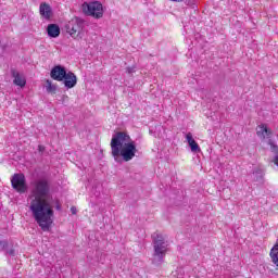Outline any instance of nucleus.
Returning a JSON list of instances; mask_svg holds the SVG:
<instances>
[{
    "label": "nucleus",
    "instance_id": "obj_2",
    "mask_svg": "<svg viewBox=\"0 0 278 278\" xmlns=\"http://www.w3.org/2000/svg\"><path fill=\"white\" fill-rule=\"evenodd\" d=\"M111 151L115 162H118L121 157L124 162H131L136 157L138 149L136 141L131 140L129 135L118 131L111 139Z\"/></svg>",
    "mask_w": 278,
    "mask_h": 278
},
{
    "label": "nucleus",
    "instance_id": "obj_11",
    "mask_svg": "<svg viewBox=\"0 0 278 278\" xmlns=\"http://www.w3.org/2000/svg\"><path fill=\"white\" fill-rule=\"evenodd\" d=\"M187 142L192 151V153H201V148L199 147V143L192 138V132H188L186 135Z\"/></svg>",
    "mask_w": 278,
    "mask_h": 278
},
{
    "label": "nucleus",
    "instance_id": "obj_8",
    "mask_svg": "<svg viewBox=\"0 0 278 278\" xmlns=\"http://www.w3.org/2000/svg\"><path fill=\"white\" fill-rule=\"evenodd\" d=\"M256 136L261 140H270L273 130H270L265 124H261L256 127Z\"/></svg>",
    "mask_w": 278,
    "mask_h": 278
},
{
    "label": "nucleus",
    "instance_id": "obj_4",
    "mask_svg": "<svg viewBox=\"0 0 278 278\" xmlns=\"http://www.w3.org/2000/svg\"><path fill=\"white\" fill-rule=\"evenodd\" d=\"M83 12L93 18H103V4L99 1L84 2Z\"/></svg>",
    "mask_w": 278,
    "mask_h": 278
},
{
    "label": "nucleus",
    "instance_id": "obj_20",
    "mask_svg": "<svg viewBox=\"0 0 278 278\" xmlns=\"http://www.w3.org/2000/svg\"><path fill=\"white\" fill-rule=\"evenodd\" d=\"M0 244H1V247H3V249H5V247H8V242H5V241H1Z\"/></svg>",
    "mask_w": 278,
    "mask_h": 278
},
{
    "label": "nucleus",
    "instance_id": "obj_19",
    "mask_svg": "<svg viewBox=\"0 0 278 278\" xmlns=\"http://www.w3.org/2000/svg\"><path fill=\"white\" fill-rule=\"evenodd\" d=\"M71 212H72V214H77V208L75 206H72Z\"/></svg>",
    "mask_w": 278,
    "mask_h": 278
},
{
    "label": "nucleus",
    "instance_id": "obj_1",
    "mask_svg": "<svg viewBox=\"0 0 278 278\" xmlns=\"http://www.w3.org/2000/svg\"><path fill=\"white\" fill-rule=\"evenodd\" d=\"M53 197H51V184L47 178H40L31 184L27 197L28 210L33 214L37 225L42 231H49L53 225Z\"/></svg>",
    "mask_w": 278,
    "mask_h": 278
},
{
    "label": "nucleus",
    "instance_id": "obj_17",
    "mask_svg": "<svg viewBox=\"0 0 278 278\" xmlns=\"http://www.w3.org/2000/svg\"><path fill=\"white\" fill-rule=\"evenodd\" d=\"M268 144H269V147H270L271 153L278 154V146L275 144V142H273V140H270V139H269V141H268Z\"/></svg>",
    "mask_w": 278,
    "mask_h": 278
},
{
    "label": "nucleus",
    "instance_id": "obj_14",
    "mask_svg": "<svg viewBox=\"0 0 278 278\" xmlns=\"http://www.w3.org/2000/svg\"><path fill=\"white\" fill-rule=\"evenodd\" d=\"M253 181L256 184H264V170L257 168L253 172Z\"/></svg>",
    "mask_w": 278,
    "mask_h": 278
},
{
    "label": "nucleus",
    "instance_id": "obj_22",
    "mask_svg": "<svg viewBox=\"0 0 278 278\" xmlns=\"http://www.w3.org/2000/svg\"><path fill=\"white\" fill-rule=\"evenodd\" d=\"M38 149H39V151H45V147H42V146H39Z\"/></svg>",
    "mask_w": 278,
    "mask_h": 278
},
{
    "label": "nucleus",
    "instance_id": "obj_7",
    "mask_svg": "<svg viewBox=\"0 0 278 278\" xmlns=\"http://www.w3.org/2000/svg\"><path fill=\"white\" fill-rule=\"evenodd\" d=\"M66 33L70 34L72 38H78L81 31V22L72 21L66 26Z\"/></svg>",
    "mask_w": 278,
    "mask_h": 278
},
{
    "label": "nucleus",
    "instance_id": "obj_5",
    "mask_svg": "<svg viewBox=\"0 0 278 278\" xmlns=\"http://www.w3.org/2000/svg\"><path fill=\"white\" fill-rule=\"evenodd\" d=\"M11 186L20 194H25V192H27L28 189L25 174H14L11 178Z\"/></svg>",
    "mask_w": 278,
    "mask_h": 278
},
{
    "label": "nucleus",
    "instance_id": "obj_6",
    "mask_svg": "<svg viewBox=\"0 0 278 278\" xmlns=\"http://www.w3.org/2000/svg\"><path fill=\"white\" fill-rule=\"evenodd\" d=\"M66 73V67L62 65H55L50 72V77L51 79H54V81H64Z\"/></svg>",
    "mask_w": 278,
    "mask_h": 278
},
{
    "label": "nucleus",
    "instance_id": "obj_15",
    "mask_svg": "<svg viewBox=\"0 0 278 278\" xmlns=\"http://www.w3.org/2000/svg\"><path fill=\"white\" fill-rule=\"evenodd\" d=\"M269 255L271 257V262L278 268V243L276 245H274V248L270 250Z\"/></svg>",
    "mask_w": 278,
    "mask_h": 278
},
{
    "label": "nucleus",
    "instance_id": "obj_9",
    "mask_svg": "<svg viewBox=\"0 0 278 278\" xmlns=\"http://www.w3.org/2000/svg\"><path fill=\"white\" fill-rule=\"evenodd\" d=\"M62 81L64 84V87L67 90H71V88H75L77 86V75H75V73L73 72H66Z\"/></svg>",
    "mask_w": 278,
    "mask_h": 278
},
{
    "label": "nucleus",
    "instance_id": "obj_21",
    "mask_svg": "<svg viewBox=\"0 0 278 278\" xmlns=\"http://www.w3.org/2000/svg\"><path fill=\"white\" fill-rule=\"evenodd\" d=\"M8 254L14 256V250H9Z\"/></svg>",
    "mask_w": 278,
    "mask_h": 278
},
{
    "label": "nucleus",
    "instance_id": "obj_10",
    "mask_svg": "<svg viewBox=\"0 0 278 278\" xmlns=\"http://www.w3.org/2000/svg\"><path fill=\"white\" fill-rule=\"evenodd\" d=\"M12 77L14 78L13 84H15V86H20V88H25L27 80L25 79V76L23 74H20L18 72L13 70Z\"/></svg>",
    "mask_w": 278,
    "mask_h": 278
},
{
    "label": "nucleus",
    "instance_id": "obj_13",
    "mask_svg": "<svg viewBox=\"0 0 278 278\" xmlns=\"http://www.w3.org/2000/svg\"><path fill=\"white\" fill-rule=\"evenodd\" d=\"M47 31L50 38H58L60 36V26L58 24H50L47 27Z\"/></svg>",
    "mask_w": 278,
    "mask_h": 278
},
{
    "label": "nucleus",
    "instance_id": "obj_12",
    "mask_svg": "<svg viewBox=\"0 0 278 278\" xmlns=\"http://www.w3.org/2000/svg\"><path fill=\"white\" fill-rule=\"evenodd\" d=\"M39 12L41 16H43L45 18H51V14H52L51 5H49L47 2H43L40 4Z\"/></svg>",
    "mask_w": 278,
    "mask_h": 278
},
{
    "label": "nucleus",
    "instance_id": "obj_16",
    "mask_svg": "<svg viewBox=\"0 0 278 278\" xmlns=\"http://www.w3.org/2000/svg\"><path fill=\"white\" fill-rule=\"evenodd\" d=\"M47 91L55 93L58 90V87L53 84H51V80H47Z\"/></svg>",
    "mask_w": 278,
    "mask_h": 278
},
{
    "label": "nucleus",
    "instance_id": "obj_3",
    "mask_svg": "<svg viewBox=\"0 0 278 278\" xmlns=\"http://www.w3.org/2000/svg\"><path fill=\"white\" fill-rule=\"evenodd\" d=\"M152 238L154 249L152 254V264L160 266L161 264H164V257H166V253L168 252V241H166L164 236L160 233H153Z\"/></svg>",
    "mask_w": 278,
    "mask_h": 278
},
{
    "label": "nucleus",
    "instance_id": "obj_18",
    "mask_svg": "<svg viewBox=\"0 0 278 278\" xmlns=\"http://www.w3.org/2000/svg\"><path fill=\"white\" fill-rule=\"evenodd\" d=\"M127 73L129 74V75H131V73H136V68L135 67H127Z\"/></svg>",
    "mask_w": 278,
    "mask_h": 278
}]
</instances>
